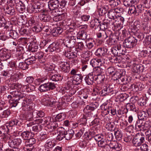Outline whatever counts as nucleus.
Masks as SVG:
<instances>
[{
	"label": "nucleus",
	"mask_w": 151,
	"mask_h": 151,
	"mask_svg": "<svg viewBox=\"0 0 151 151\" xmlns=\"http://www.w3.org/2000/svg\"><path fill=\"white\" fill-rule=\"evenodd\" d=\"M112 32L110 30H99L96 35L97 37L101 39V40L102 42H104L105 40L108 37H110V35L112 34Z\"/></svg>",
	"instance_id": "6"
},
{
	"label": "nucleus",
	"mask_w": 151,
	"mask_h": 151,
	"mask_svg": "<svg viewBox=\"0 0 151 151\" xmlns=\"http://www.w3.org/2000/svg\"><path fill=\"white\" fill-rule=\"evenodd\" d=\"M111 22H104L103 23H102L101 24H100V25L99 27V29L101 30H104L105 29H106L108 28V26L111 25Z\"/></svg>",
	"instance_id": "55"
},
{
	"label": "nucleus",
	"mask_w": 151,
	"mask_h": 151,
	"mask_svg": "<svg viewBox=\"0 0 151 151\" xmlns=\"http://www.w3.org/2000/svg\"><path fill=\"white\" fill-rule=\"evenodd\" d=\"M38 8L37 7L36 5H29V7L27 8V10L28 12L30 13H37L38 11H39L38 9Z\"/></svg>",
	"instance_id": "37"
},
{
	"label": "nucleus",
	"mask_w": 151,
	"mask_h": 151,
	"mask_svg": "<svg viewBox=\"0 0 151 151\" xmlns=\"http://www.w3.org/2000/svg\"><path fill=\"white\" fill-rule=\"evenodd\" d=\"M29 0H21L16 4V8L20 13H23L25 9V6L28 4Z\"/></svg>",
	"instance_id": "7"
},
{
	"label": "nucleus",
	"mask_w": 151,
	"mask_h": 151,
	"mask_svg": "<svg viewBox=\"0 0 151 151\" xmlns=\"http://www.w3.org/2000/svg\"><path fill=\"white\" fill-rule=\"evenodd\" d=\"M137 42V39L134 37H129L124 40L123 43V46L127 48H132L136 45Z\"/></svg>",
	"instance_id": "3"
},
{
	"label": "nucleus",
	"mask_w": 151,
	"mask_h": 151,
	"mask_svg": "<svg viewBox=\"0 0 151 151\" xmlns=\"http://www.w3.org/2000/svg\"><path fill=\"white\" fill-rule=\"evenodd\" d=\"M47 128L49 130V131H53L57 129L58 125L56 122H51L50 123L46 126Z\"/></svg>",
	"instance_id": "32"
},
{
	"label": "nucleus",
	"mask_w": 151,
	"mask_h": 151,
	"mask_svg": "<svg viewBox=\"0 0 151 151\" xmlns=\"http://www.w3.org/2000/svg\"><path fill=\"white\" fill-rule=\"evenodd\" d=\"M106 73L112 76V77L115 78H118L117 76L119 75V73L116 71L115 68L112 67L108 68L106 71Z\"/></svg>",
	"instance_id": "16"
},
{
	"label": "nucleus",
	"mask_w": 151,
	"mask_h": 151,
	"mask_svg": "<svg viewBox=\"0 0 151 151\" xmlns=\"http://www.w3.org/2000/svg\"><path fill=\"white\" fill-rule=\"evenodd\" d=\"M138 112V119H140L144 121L148 116L146 111H141Z\"/></svg>",
	"instance_id": "41"
},
{
	"label": "nucleus",
	"mask_w": 151,
	"mask_h": 151,
	"mask_svg": "<svg viewBox=\"0 0 151 151\" xmlns=\"http://www.w3.org/2000/svg\"><path fill=\"white\" fill-rule=\"evenodd\" d=\"M124 21V19L123 17L117 16L114 20L111 21V25H114L115 26H120L123 25Z\"/></svg>",
	"instance_id": "11"
},
{
	"label": "nucleus",
	"mask_w": 151,
	"mask_h": 151,
	"mask_svg": "<svg viewBox=\"0 0 151 151\" xmlns=\"http://www.w3.org/2000/svg\"><path fill=\"white\" fill-rule=\"evenodd\" d=\"M131 87L132 88L135 89L136 91H141L144 88V85L142 83L139 82L136 84L132 85Z\"/></svg>",
	"instance_id": "35"
},
{
	"label": "nucleus",
	"mask_w": 151,
	"mask_h": 151,
	"mask_svg": "<svg viewBox=\"0 0 151 151\" xmlns=\"http://www.w3.org/2000/svg\"><path fill=\"white\" fill-rule=\"evenodd\" d=\"M13 70L12 69H10V71H4L1 73V75L4 76H8L9 75H12L13 74Z\"/></svg>",
	"instance_id": "62"
},
{
	"label": "nucleus",
	"mask_w": 151,
	"mask_h": 151,
	"mask_svg": "<svg viewBox=\"0 0 151 151\" xmlns=\"http://www.w3.org/2000/svg\"><path fill=\"white\" fill-rule=\"evenodd\" d=\"M19 67L23 70L28 68V65L26 61L19 63Z\"/></svg>",
	"instance_id": "60"
},
{
	"label": "nucleus",
	"mask_w": 151,
	"mask_h": 151,
	"mask_svg": "<svg viewBox=\"0 0 151 151\" xmlns=\"http://www.w3.org/2000/svg\"><path fill=\"white\" fill-rule=\"evenodd\" d=\"M109 147L112 151H119L121 149V145L116 141H112L109 144Z\"/></svg>",
	"instance_id": "15"
},
{
	"label": "nucleus",
	"mask_w": 151,
	"mask_h": 151,
	"mask_svg": "<svg viewBox=\"0 0 151 151\" xmlns=\"http://www.w3.org/2000/svg\"><path fill=\"white\" fill-rule=\"evenodd\" d=\"M97 103H92L89 105H87L83 110L84 112L86 114L90 113L92 111H94L97 108Z\"/></svg>",
	"instance_id": "17"
},
{
	"label": "nucleus",
	"mask_w": 151,
	"mask_h": 151,
	"mask_svg": "<svg viewBox=\"0 0 151 151\" xmlns=\"http://www.w3.org/2000/svg\"><path fill=\"white\" fill-rule=\"evenodd\" d=\"M41 65L43 68L47 71H51L54 70L55 67L54 65H50L46 63L42 64Z\"/></svg>",
	"instance_id": "38"
},
{
	"label": "nucleus",
	"mask_w": 151,
	"mask_h": 151,
	"mask_svg": "<svg viewBox=\"0 0 151 151\" xmlns=\"http://www.w3.org/2000/svg\"><path fill=\"white\" fill-rule=\"evenodd\" d=\"M28 49L30 51L32 52H36L38 50V46L36 44L33 43L29 46Z\"/></svg>",
	"instance_id": "50"
},
{
	"label": "nucleus",
	"mask_w": 151,
	"mask_h": 151,
	"mask_svg": "<svg viewBox=\"0 0 151 151\" xmlns=\"http://www.w3.org/2000/svg\"><path fill=\"white\" fill-rule=\"evenodd\" d=\"M10 94H12L13 97L18 98V101H20V99L25 98L26 96V94L23 92L21 91H19V90L11 91L10 92Z\"/></svg>",
	"instance_id": "8"
},
{
	"label": "nucleus",
	"mask_w": 151,
	"mask_h": 151,
	"mask_svg": "<svg viewBox=\"0 0 151 151\" xmlns=\"http://www.w3.org/2000/svg\"><path fill=\"white\" fill-rule=\"evenodd\" d=\"M86 83L88 85H92L95 80L94 75L93 73H90L85 78Z\"/></svg>",
	"instance_id": "18"
},
{
	"label": "nucleus",
	"mask_w": 151,
	"mask_h": 151,
	"mask_svg": "<svg viewBox=\"0 0 151 151\" xmlns=\"http://www.w3.org/2000/svg\"><path fill=\"white\" fill-rule=\"evenodd\" d=\"M110 8V7L108 5H105L101 6L98 9L99 15L101 16L105 15L107 12H108Z\"/></svg>",
	"instance_id": "19"
},
{
	"label": "nucleus",
	"mask_w": 151,
	"mask_h": 151,
	"mask_svg": "<svg viewBox=\"0 0 151 151\" xmlns=\"http://www.w3.org/2000/svg\"><path fill=\"white\" fill-rule=\"evenodd\" d=\"M79 36L82 40L87 39V35L86 32L84 31H81L79 32Z\"/></svg>",
	"instance_id": "59"
},
{
	"label": "nucleus",
	"mask_w": 151,
	"mask_h": 151,
	"mask_svg": "<svg viewBox=\"0 0 151 151\" xmlns=\"http://www.w3.org/2000/svg\"><path fill=\"white\" fill-rule=\"evenodd\" d=\"M141 132L137 133L132 140V143L134 146L137 147L140 146L144 142L145 137Z\"/></svg>",
	"instance_id": "4"
},
{
	"label": "nucleus",
	"mask_w": 151,
	"mask_h": 151,
	"mask_svg": "<svg viewBox=\"0 0 151 151\" xmlns=\"http://www.w3.org/2000/svg\"><path fill=\"white\" fill-rule=\"evenodd\" d=\"M4 138H5L4 142L7 140L8 141V144L9 147L12 148L16 147V145L14 144L15 142H14V139L13 140L12 139V137L9 134H8Z\"/></svg>",
	"instance_id": "24"
},
{
	"label": "nucleus",
	"mask_w": 151,
	"mask_h": 151,
	"mask_svg": "<svg viewBox=\"0 0 151 151\" xmlns=\"http://www.w3.org/2000/svg\"><path fill=\"white\" fill-rule=\"evenodd\" d=\"M42 101V104L46 106H53L55 104V102L49 98L48 95L44 96Z\"/></svg>",
	"instance_id": "9"
},
{
	"label": "nucleus",
	"mask_w": 151,
	"mask_h": 151,
	"mask_svg": "<svg viewBox=\"0 0 151 151\" xmlns=\"http://www.w3.org/2000/svg\"><path fill=\"white\" fill-rule=\"evenodd\" d=\"M110 37H108L109 38L107 40V43L110 45H112L116 43L118 41L119 37L112 34L110 35Z\"/></svg>",
	"instance_id": "22"
},
{
	"label": "nucleus",
	"mask_w": 151,
	"mask_h": 151,
	"mask_svg": "<svg viewBox=\"0 0 151 151\" xmlns=\"http://www.w3.org/2000/svg\"><path fill=\"white\" fill-rule=\"evenodd\" d=\"M18 122V121L17 119H13L11 120V121H9V123L6 124V127L7 129V132L8 130H9V128H8V126L9 127H11L14 126L16 125L17 124Z\"/></svg>",
	"instance_id": "43"
},
{
	"label": "nucleus",
	"mask_w": 151,
	"mask_h": 151,
	"mask_svg": "<svg viewBox=\"0 0 151 151\" xmlns=\"http://www.w3.org/2000/svg\"><path fill=\"white\" fill-rule=\"evenodd\" d=\"M107 15L109 19H112L113 20L117 16L115 12H114V9L111 8L108 12Z\"/></svg>",
	"instance_id": "40"
},
{
	"label": "nucleus",
	"mask_w": 151,
	"mask_h": 151,
	"mask_svg": "<svg viewBox=\"0 0 151 151\" xmlns=\"http://www.w3.org/2000/svg\"><path fill=\"white\" fill-rule=\"evenodd\" d=\"M51 120V118L50 116H47L43 119L41 118L36 119V121L37 122V124L41 123L42 124V125H43L46 124V125H47L50 123Z\"/></svg>",
	"instance_id": "21"
},
{
	"label": "nucleus",
	"mask_w": 151,
	"mask_h": 151,
	"mask_svg": "<svg viewBox=\"0 0 151 151\" xmlns=\"http://www.w3.org/2000/svg\"><path fill=\"white\" fill-rule=\"evenodd\" d=\"M109 143L105 139H103L98 142V145L99 148L104 149L108 146H109Z\"/></svg>",
	"instance_id": "26"
},
{
	"label": "nucleus",
	"mask_w": 151,
	"mask_h": 151,
	"mask_svg": "<svg viewBox=\"0 0 151 151\" xmlns=\"http://www.w3.org/2000/svg\"><path fill=\"white\" fill-rule=\"evenodd\" d=\"M74 80L72 81V83L75 85H78L82 82L83 76L80 74L76 75L74 76Z\"/></svg>",
	"instance_id": "27"
},
{
	"label": "nucleus",
	"mask_w": 151,
	"mask_h": 151,
	"mask_svg": "<svg viewBox=\"0 0 151 151\" xmlns=\"http://www.w3.org/2000/svg\"><path fill=\"white\" fill-rule=\"evenodd\" d=\"M63 29L60 27H58L53 29L52 31V32L53 33V35L55 36H57L61 34L62 32Z\"/></svg>",
	"instance_id": "48"
},
{
	"label": "nucleus",
	"mask_w": 151,
	"mask_h": 151,
	"mask_svg": "<svg viewBox=\"0 0 151 151\" xmlns=\"http://www.w3.org/2000/svg\"><path fill=\"white\" fill-rule=\"evenodd\" d=\"M90 64L93 67H96L99 66H101L103 65L101 60L100 59H93L90 62Z\"/></svg>",
	"instance_id": "23"
},
{
	"label": "nucleus",
	"mask_w": 151,
	"mask_h": 151,
	"mask_svg": "<svg viewBox=\"0 0 151 151\" xmlns=\"http://www.w3.org/2000/svg\"><path fill=\"white\" fill-rule=\"evenodd\" d=\"M39 90L41 92H46L48 91L47 83L41 85L39 87Z\"/></svg>",
	"instance_id": "52"
},
{
	"label": "nucleus",
	"mask_w": 151,
	"mask_h": 151,
	"mask_svg": "<svg viewBox=\"0 0 151 151\" xmlns=\"http://www.w3.org/2000/svg\"><path fill=\"white\" fill-rule=\"evenodd\" d=\"M106 139L109 143L112 141L114 136L113 134L111 132H107L106 134Z\"/></svg>",
	"instance_id": "46"
},
{
	"label": "nucleus",
	"mask_w": 151,
	"mask_h": 151,
	"mask_svg": "<svg viewBox=\"0 0 151 151\" xmlns=\"http://www.w3.org/2000/svg\"><path fill=\"white\" fill-rule=\"evenodd\" d=\"M86 46L88 49L93 47L95 45V41L92 38H88L86 40Z\"/></svg>",
	"instance_id": "29"
},
{
	"label": "nucleus",
	"mask_w": 151,
	"mask_h": 151,
	"mask_svg": "<svg viewBox=\"0 0 151 151\" xmlns=\"http://www.w3.org/2000/svg\"><path fill=\"white\" fill-rule=\"evenodd\" d=\"M50 79L53 81H57L61 79V76L59 74H56L51 76Z\"/></svg>",
	"instance_id": "51"
},
{
	"label": "nucleus",
	"mask_w": 151,
	"mask_h": 151,
	"mask_svg": "<svg viewBox=\"0 0 151 151\" xmlns=\"http://www.w3.org/2000/svg\"><path fill=\"white\" fill-rule=\"evenodd\" d=\"M109 60L112 63H119L121 61V58L117 55H112L109 58Z\"/></svg>",
	"instance_id": "28"
},
{
	"label": "nucleus",
	"mask_w": 151,
	"mask_h": 151,
	"mask_svg": "<svg viewBox=\"0 0 151 151\" xmlns=\"http://www.w3.org/2000/svg\"><path fill=\"white\" fill-rule=\"evenodd\" d=\"M143 10V8L141 5H133L129 7L128 13L137 16L139 15Z\"/></svg>",
	"instance_id": "5"
},
{
	"label": "nucleus",
	"mask_w": 151,
	"mask_h": 151,
	"mask_svg": "<svg viewBox=\"0 0 151 151\" xmlns=\"http://www.w3.org/2000/svg\"><path fill=\"white\" fill-rule=\"evenodd\" d=\"M59 44L53 42L50 44L48 47V50L50 52H53L58 50Z\"/></svg>",
	"instance_id": "34"
},
{
	"label": "nucleus",
	"mask_w": 151,
	"mask_h": 151,
	"mask_svg": "<svg viewBox=\"0 0 151 151\" xmlns=\"http://www.w3.org/2000/svg\"><path fill=\"white\" fill-rule=\"evenodd\" d=\"M144 125L145 129L150 128L151 127V121L148 119L145 122H144Z\"/></svg>",
	"instance_id": "64"
},
{
	"label": "nucleus",
	"mask_w": 151,
	"mask_h": 151,
	"mask_svg": "<svg viewBox=\"0 0 151 151\" xmlns=\"http://www.w3.org/2000/svg\"><path fill=\"white\" fill-rule=\"evenodd\" d=\"M65 64L60 65V67L62 70L65 73H68L69 72L70 69V65L67 63H64Z\"/></svg>",
	"instance_id": "36"
},
{
	"label": "nucleus",
	"mask_w": 151,
	"mask_h": 151,
	"mask_svg": "<svg viewBox=\"0 0 151 151\" xmlns=\"http://www.w3.org/2000/svg\"><path fill=\"white\" fill-rule=\"evenodd\" d=\"M111 51L113 55L118 56L119 57L121 54L124 55L126 53V50L125 49L116 50H111Z\"/></svg>",
	"instance_id": "33"
},
{
	"label": "nucleus",
	"mask_w": 151,
	"mask_h": 151,
	"mask_svg": "<svg viewBox=\"0 0 151 151\" xmlns=\"http://www.w3.org/2000/svg\"><path fill=\"white\" fill-rule=\"evenodd\" d=\"M77 52H73L71 51L70 49H69V50L66 51L64 54L65 56L68 59H73V62L76 63L77 62L76 60H75L74 58H76L77 57V55H79L78 51L77 50Z\"/></svg>",
	"instance_id": "13"
},
{
	"label": "nucleus",
	"mask_w": 151,
	"mask_h": 151,
	"mask_svg": "<svg viewBox=\"0 0 151 151\" xmlns=\"http://www.w3.org/2000/svg\"><path fill=\"white\" fill-rule=\"evenodd\" d=\"M5 12L10 15L12 16L15 14L14 9L11 6L6 8L5 10Z\"/></svg>",
	"instance_id": "49"
},
{
	"label": "nucleus",
	"mask_w": 151,
	"mask_h": 151,
	"mask_svg": "<svg viewBox=\"0 0 151 151\" xmlns=\"http://www.w3.org/2000/svg\"><path fill=\"white\" fill-rule=\"evenodd\" d=\"M94 76L95 81H96L98 83H99L100 85L102 83L104 79V76H102L101 74H96V75H94Z\"/></svg>",
	"instance_id": "42"
},
{
	"label": "nucleus",
	"mask_w": 151,
	"mask_h": 151,
	"mask_svg": "<svg viewBox=\"0 0 151 151\" xmlns=\"http://www.w3.org/2000/svg\"><path fill=\"white\" fill-rule=\"evenodd\" d=\"M100 23L98 19L92 20L90 22V26L91 27L95 29H99Z\"/></svg>",
	"instance_id": "30"
},
{
	"label": "nucleus",
	"mask_w": 151,
	"mask_h": 151,
	"mask_svg": "<svg viewBox=\"0 0 151 151\" xmlns=\"http://www.w3.org/2000/svg\"><path fill=\"white\" fill-rule=\"evenodd\" d=\"M42 13L39 16L40 20L46 22L51 21L52 18L49 14H47V12L44 10Z\"/></svg>",
	"instance_id": "14"
},
{
	"label": "nucleus",
	"mask_w": 151,
	"mask_h": 151,
	"mask_svg": "<svg viewBox=\"0 0 151 151\" xmlns=\"http://www.w3.org/2000/svg\"><path fill=\"white\" fill-rule=\"evenodd\" d=\"M126 107L127 111H131L137 113L139 111V108L136 107L135 105L132 103H127Z\"/></svg>",
	"instance_id": "25"
},
{
	"label": "nucleus",
	"mask_w": 151,
	"mask_h": 151,
	"mask_svg": "<svg viewBox=\"0 0 151 151\" xmlns=\"http://www.w3.org/2000/svg\"><path fill=\"white\" fill-rule=\"evenodd\" d=\"M99 86V84H97L96 89L98 91L100 95L102 96H106L107 94L111 93L112 91V89L110 88L109 85H108L105 87V88H104L102 91L99 92V90L100 89H101V88H99V87H98Z\"/></svg>",
	"instance_id": "10"
},
{
	"label": "nucleus",
	"mask_w": 151,
	"mask_h": 151,
	"mask_svg": "<svg viewBox=\"0 0 151 151\" xmlns=\"http://www.w3.org/2000/svg\"><path fill=\"white\" fill-rule=\"evenodd\" d=\"M9 35L12 38L16 39L18 37L17 33L15 31H10L9 33Z\"/></svg>",
	"instance_id": "61"
},
{
	"label": "nucleus",
	"mask_w": 151,
	"mask_h": 151,
	"mask_svg": "<svg viewBox=\"0 0 151 151\" xmlns=\"http://www.w3.org/2000/svg\"><path fill=\"white\" fill-rule=\"evenodd\" d=\"M106 53V51L104 48H99L96 51L95 54L98 57L104 56Z\"/></svg>",
	"instance_id": "39"
},
{
	"label": "nucleus",
	"mask_w": 151,
	"mask_h": 151,
	"mask_svg": "<svg viewBox=\"0 0 151 151\" xmlns=\"http://www.w3.org/2000/svg\"><path fill=\"white\" fill-rule=\"evenodd\" d=\"M104 67H103L102 65L93 68V71L94 72H95L97 73L96 74H100L102 73H103L104 69Z\"/></svg>",
	"instance_id": "45"
},
{
	"label": "nucleus",
	"mask_w": 151,
	"mask_h": 151,
	"mask_svg": "<svg viewBox=\"0 0 151 151\" xmlns=\"http://www.w3.org/2000/svg\"><path fill=\"white\" fill-rule=\"evenodd\" d=\"M56 143L53 140H48L44 145H39V151H53L52 148L56 145Z\"/></svg>",
	"instance_id": "2"
},
{
	"label": "nucleus",
	"mask_w": 151,
	"mask_h": 151,
	"mask_svg": "<svg viewBox=\"0 0 151 151\" xmlns=\"http://www.w3.org/2000/svg\"><path fill=\"white\" fill-rule=\"evenodd\" d=\"M114 134L115 138L117 140L120 141L121 140L122 137V135L120 130H117V131H115L114 132Z\"/></svg>",
	"instance_id": "57"
},
{
	"label": "nucleus",
	"mask_w": 151,
	"mask_h": 151,
	"mask_svg": "<svg viewBox=\"0 0 151 151\" xmlns=\"http://www.w3.org/2000/svg\"><path fill=\"white\" fill-rule=\"evenodd\" d=\"M147 14L148 15H146V13L144 14V15H142L143 18L146 21L149 20L150 19H151V12L149 11L147 12Z\"/></svg>",
	"instance_id": "63"
},
{
	"label": "nucleus",
	"mask_w": 151,
	"mask_h": 151,
	"mask_svg": "<svg viewBox=\"0 0 151 151\" xmlns=\"http://www.w3.org/2000/svg\"><path fill=\"white\" fill-rule=\"evenodd\" d=\"M22 87V85L19 83H13L10 86L11 89V90L10 91V92L11 91H13V90H19V88H21Z\"/></svg>",
	"instance_id": "47"
},
{
	"label": "nucleus",
	"mask_w": 151,
	"mask_h": 151,
	"mask_svg": "<svg viewBox=\"0 0 151 151\" xmlns=\"http://www.w3.org/2000/svg\"><path fill=\"white\" fill-rule=\"evenodd\" d=\"M20 136L24 140H27L30 137V133L28 131H24L20 134Z\"/></svg>",
	"instance_id": "44"
},
{
	"label": "nucleus",
	"mask_w": 151,
	"mask_h": 151,
	"mask_svg": "<svg viewBox=\"0 0 151 151\" xmlns=\"http://www.w3.org/2000/svg\"><path fill=\"white\" fill-rule=\"evenodd\" d=\"M59 4V1L58 0H51L48 3V7L50 10H53L58 9Z\"/></svg>",
	"instance_id": "20"
},
{
	"label": "nucleus",
	"mask_w": 151,
	"mask_h": 151,
	"mask_svg": "<svg viewBox=\"0 0 151 151\" xmlns=\"http://www.w3.org/2000/svg\"><path fill=\"white\" fill-rule=\"evenodd\" d=\"M57 131L58 134L56 139L58 141H61L63 139L67 131L63 127H60L57 129Z\"/></svg>",
	"instance_id": "12"
},
{
	"label": "nucleus",
	"mask_w": 151,
	"mask_h": 151,
	"mask_svg": "<svg viewBox=\"0 0 151 151\" xmlns=\"http://www.w3.org/2000/svg\"><path fill=\"white\" fill-rule=\"evenodd\" d=\"M65 116L63 114L60 113L58 114L55 118V121L56 122H60L64 119Z\"/></svg>",
	"instance_id": "58"
},
{
	"label": "nucleus",
	"mask_w": 151,
	"mask_h": 151,
	"mask_svg": "<svg viewBox=\"0 0 151 151\" xmlns=\"http://www.w3.org/2000/svg\"><path fill=\"white\" fill-rule=\"evenodd\" d=\"M74 134V132L73 129L68 130V131H67L63 139L65 138V140H69L73 137Z\"/></svg>",
	"instance_id": "31"
},
{
	"label": "nucleus",
	"mask_w": 151,
	"mask_h": 151,
	"mask_svg": "<svg viewBox=\"0 0 151 151\" xmlns=\"http://www.w3.org/2000/svg\"><path fill=\"white\" fill-rule=\"evenodd\" d=\"M22 109L25 111V115L27 119L29 121L34 120L33 116V111H32L35 108V104H30L29 105L25 104L27 103L26 100H24L22 102Z\"/></svg>",
	"instance_id": "1"
},
{
	"label": "nucleus",
	"mask_w": 151,
	"mask_h": 151,
	"mask_svg": "<svg viewBox=\"0 0 151 151\" xmlns=\"http://www.w3.org/2000/svg\"><path fill=\"white\" fill-rule=\"evenodd\" d=\"M38 124H37V125H34L32 127V131L36 133L41 131L42 128V124L39 125Z\"/></svg>",
	"instance_id": "54"
},
{
	"label": "nucleus",
	"mask_w": 151,
	"mask_h": 151,
	"mask_svg": "<svg viewBox=\"0 0 151 151\" xmlns=\"http://www.w3.org/2000/svg\"><path fill=\"white\" fill-rule=\"evenodd\" d=\"M67 42V44L66 45V46L69 48H72L74 47L75 45L76 41L74 39L69 40Z\"/></svg>",
	"instance_id": "53"
},
{
	"label": "nucleus",
	"mask_w": 151,
	"mask_h": 151,
	"mask_svg": "<svg viewBox=\"0 0 151 151\" xmlns=\"http://www.w3.org/2000/svg\"><path fill=\"white\" fill-rule=\"evenodd\" d=\"M35 96L34 95H29V96H28L27 97V99L28 101L29 102H28V101H27V99H24L23 100V101L24 100H26L27 103L26 104L25 103V104H27L28 105H29L30 104H32V101L34 100L35 99Z\"/></svg>",
	"instance_id": "56"
}]
</instances>
